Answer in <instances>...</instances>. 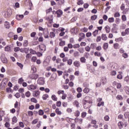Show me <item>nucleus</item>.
I'll use <instances>...</instances> for the list:
<instances>
[{
    "label": "nucleus",
    "mask_w": 129,
    "mask_h": 129,
    "mask_svg": "<svg viewBox=\"0 0 129 129\" xmlns=\"http://www.w3.org/2000/svg\"><path fill=\"white\" fill-rule=\"evenodd\" d=\"M1 59L3 63H8V60L6 57V54H5V53H3L1 55Z\"/></svg>",
    "instance_id": "nucleus-1"
},
{
    "label": "nucleus",
    "mask_w": 129,
    "mask_h": 129,
    "mask_svg": "<svg viewBox=\"0 0 129 129\" xmlns=\"http://www.w3.org/2000/svg\"><path fill=\"white\" fill-rule=\"evenodd\" d=\"M12 14V11H4L3 12V16L5 17V18H9V17H10V16H11Z\"/></svg>",
    "instance_id": "nucleus-2"
},
{
    "label": "nucleus",
    "mask_w": 129,
    "mask_h": 129,
    "mask_svg": "<svg viewBox=\"0 0 129 129\" xmlns=\"http://www.w3.org/2000/svg\"><path fill=\"white\" fill-rule=\"evenodd\" d=\"M117 25L116 23H113V28H112L111 31L112 32H114L115 33H117Z\"/></svg>",
    "instance_id": "nucleus-3"
},
{
    "label": "nucleus",
    "mask_w": 129,
    "mask_h": 129,
    "mask_svg": "<svg viewBox=\"0 0 129 129\" xmlns=\"http://www.w3.org/2000/svg\"><path fill=\"white\" fill-rule=\"evenodd\" d=\"M85 103H92L93 100H92V98L91 97H89V96H86L85 97Z\"/></svg>",
    "instance_id": "nucleus-4"
},
{
    "label": "nucleus",
    "mask_w": 129,
    "mask_h": 129,
    "mask_svg": "<svg viewBox=\"0 0 129 129\" xmlns=\"http://www.w3.org/2000/svg\"><path fill=\"white\" fill-rule=\"evenodd\" d=\"M55 14L57 15L58 18H60L63 14V11L60 9H59L58 10H57V11H55Z\"/></svg>",
    "instance_id": "nucleus-5"
},
{
    "label": "nucleus",
    "mask_w": 129,
    "mask_h": 129,
    "mask_svg": "<svg viewBox=\"0 0 129 129\" xmlns=\"http://www.w3.org/2000/svg\"><path fill=\"white\" fill-rule=\"evenodd\" d=\"M37 82L39 84V85H44L45 82L44 78H39V79H38L37 80Z\"/></svg>",
    "instance_id": "nucleus-6"
},
{
    "label": "nucleus",
    "mask_w": 129,
    "mask_h": 129,
    "mask_svg": "<svg viewBox=\"0 0 129 129\" xmlns=\"http://www.w3.org/2000/svg\"><path fill=\"white\" fill-rule=\"evenodd\" d=\"M38 77L39 75H38L37 74H34L33 75H31L30 78H31V79L36 80L37 79V78H38Z\"/></svg>",
    "instance_id": "nucleus-7"
},
{
    "label": "nucleus",
    "mask_w": 129,
    "mask_h": 129,
    "mask_svg": "<svg viewBox=\"0 0 129 129\" xmlns=\"http://www.w3.org/2000/svg\"><path fill=\"white\" fill-rule=\"evenodd\" d=\"M85 102L86 101H85V97L83 100L84 108L85 109H88V108L91 107V106H89V105H87L88 102H86V103Z\"/></svg>",
    "instance_id": "nucleus-8"
},
{
    "label": "nucleus",
    "mask_w": 129,
    "mask_h": 129,
    "mask_svg": "<svg viewBox=\"0 0 129 129\" xmlns=\"http://www.w3.org/2000/svg\"><path fill=\"white\" fill-rule=\"evenodd\" d=\"M37 88V86H35L34 85H30V86H28V89H31L32 90H35Z\"/></svg>",
    "instance_id": "nucleus-9"
},
{
    "label": "nucleus",
    "mask_w": 129,
    "mask_h": 129,
    "mask_svg": "<svg viewBox=\"0 0 129 129\" xmlns=\"http://www.w3.org/2000/svg\"><path fill=\"white\" fill-rule=\"evenodd\" d=\"M24 17V15H17L16 17L17 20H21Z\"/></svg>",
    "instance_id": "nucleus-10"
},
{
    "label": "nucleus",
    "mask_w": 129,
    "mask_h": 129,
    "mask_svg": "<svg viewBox=\"0 0 129 129\" xmlns=\"http://www.w3.org/2000/svg\"><path fill=\"white\" fill-rule=\"evenodd\" d=\"M5 28H7V29H9L10 28V22L8 21H5Z\"/></svg>",
    "instance_id": "nucleus-11"
},
{
    "label": "nucleus",
    "mask_w": 129,
    "mask_h": 129,
    "mask_svg": "<svg viewBox=\"0 0 129 129\" xmlns=\"http://www.w3.org/2000/svg\"><path fill=\"white\" fill-rule=\"evenodd\" d=\"M74 64L75 67H77V68H79V67L81 66V63L80 61H74Z\"/></svg>",
    "instance_id": "nucleus-12"
},
{
    "label": "nucleus",
    "mask_w": 129,
    "mask_h": 129,
    "mask_svg": "<svg viewBox=\"0 0 129 129\" xmlns=\"http://www.w3.org/2000/svg\"><path fill=\"white\" fill-rule=\"evenodd\" d=\"M44 37L45 38H49V31L48 30L44 31Z\"/></svg>",
    "instance_id": "nucleus-13"
},
{
    "label": "nucleus",
    "mask_w": 129,
    "mask_h": 129,
    "mask_svg": "<svg viewBox=\"0 0 129 129\" xmlns=\"http://www.w3.org/2000/svg\"><path fill=\"white\" fill-rule=\"evenodd\" d=\"M118 125L119 126V128H120V129H121V128H123V122H122V121H119L118 123Z\"/></svg>",
    "instance_id": "nucleus-14"
},
{
    "label": "nucleus",
    "mask_w": 129,
    "mask_h": 129,
    "mask_svg": "<svg viewBox=\"0 0 129 129\" xmlns=\"http://www.w3.org/2000/svg\"><path fill=\"white\" fill-rule=\"evenodd\" d=\"M49 96L48 95H47V93H45V95H43L42 96V99H43V100H46L47 98H48Z\"/></svg>",
    "instance_id": "nucleus-15"
},
{
    "label": "nucleus",
    "mask_w": 129,
    "mask_h": 129,
    "mask_svg": "<svg viewBox=\"0 0 129 129\" xmlns=\"http://www.w3.org/2000/svg\"><path fill=\"white\" fill-rule=\"evenodd\" d=\"M79 35L81 36L82 40H83V39H85V33H84L83 32H80V33H79Z\"/></svg>",
    "instance_id": "nucleus-16"
},
{
    "label": "nucleus",
    "mask_w": 129,
    "mask_h": 129,
    "mask_svg": "<svg viewBox=\"0 0 129 129\" xmlns=\"http://www.w3.org/2000/svg\"><path fill=\"white\" fill-rule=\"evenodd\" d=\"M55 36V33L54 32H52L49 33L50 38H54Z\"/></svg>",
    "instance_id": "nucleus-17"
},
{
    "label": "nucleus",
    "mask_w": 129,
    "mask_h": 129,
    "mask_svg": "<svg viewBox=\"0 0 129 129\" xmlns=\"http://www.w3.org/2000/svg\"><path fill=\"white\" fill-rule=\"evenodd\" d=\"M38 114L40 115H43L44 114V110H42V109H40L38 111Z\"/></svg>",
    "instance_id": "nucleus-18"
},
{
    "label": "nucleus",
    "mask_w": 129,
    "mask_h": 129,
    "mask_svg": "<svg viewBox=\"0 0 129 129\" xmlns=\"http://www.w3.org/2000/svg\"><path fill=\"white\" fill-rule=\"evenodd\" d=\"M55 112L57 114H61L62 113L61 111H60L59 110V108H56V109H55Z\"/></svg>",
    "instance_id": "nucleus-19"
},
{
    "label": "nucleus",
    "mask_w": 129,
    "mask_h": 129,
    "mask_svg": "<svg viewBox=\"0 0 129 129\" xmlns=\"http://www.w3.org/2000/svg\"><path fill=\"white\" fill-rule=\"evenodd\" d=\"M51 98L52 99V100H54V101H57V97H56L55 95H52L51 96Z\"/></svg>",
    "instance_id": "nucleus-20"
},
{
    "label": "nucleus",
    "mask_w": 129,
    "mask_h": 129,
    "mask_svg": "<svg viewBox=\"0 0 129 129\" xmlns=\"http://www.w3.org/2000/svg\"><path fill=\"white\" fill-rule=\"evenodd\" d=\"M108 26L105 27V29L107 32V33H109V32H110V27H108Z\"/></svg>",
    "instance_id": "nucleus-21"
},
{
    "label": "nucleus",
    "mask_w": 129,
    "mask_h": 129,
    "mask_svg": "<svg viewBox=\"0 0 129 129\" xmlns=\"http://www.w3.org/2000/svg\"><path fill=\"white\" fill-rule=\"evenodd\" d=\"M28 43H29V42H28V40H24V41L23 42L24 47H27Z\"/></svg>",
    "instance_id": "nucleus-22"
},
{
    "label": "nucleus",
    "mask_w": 129,
    "mask_h": 129,
    "mask_svg": "<svg viewBox=\"0 0 129 129\" xmlns=\"http://www.w3.org/2000/svg\"><path fill=\"white\" fill-rule=\"evenodd\" d=\"M30 54H35L36 53V51H35V50H33V49H30Z\"/></svg>",
    "instance_id": "nucleus-23"
},
{
    "label": "nucleus",
    "mask_w": 129,
    "mask_h": 129,
    "mask_svg": "<svg viewBox=\"0 0 129 129\" xmlns=\"http://www.w3.org/2000/svg\"><path fill=\"white\" fill-rule=\"evenodd\" d=\"M73 59H69L68 58V64L71 66L73 63Z\"/></svg>",
    "instance_id": "nucleus-24"
},
{
    "label": "nucleus",
    "mask_w": 129,
    "mask_h": 129,
    "mask_svg": "<svg viewBox=\"0 0 129 129\" xmlns=\"http://www.w3.org/2000/svg\"><path fill=\"white\" fill-rule=\"evenodd\" d=\"M94 55H97L98 57H101V52H99V51L98 50V51H96L95 52H94Z\"/></svg>",
    "instance_id": "nucleus-25"
},
{
    "label": "nucleus",
    "mask_w": 129,
    "mask_h": 129,
    "mask_svg": "<svg viewBox=\"0 0 129 129\" xmlns=\"http://www.w3.org/2000/svg\"><path fill=\"white\" fill-rule=\"evenodd\" d=\"M80 60L81 62H83V63H85L86 62V59H85V57H82L80 58Z\"/></svg>",
    "instance_id": "nucleus-26"
},
{
    "label": "nucleus",
    "mask_w": 129,
    "mask_h": 129,
    "mask_svg": "<svg viewBox=\"0 0 129 129\" xmlns=\"http://www.w3.org/2000/svg\"><path fill=\"white\" fill-rule=\"evenodd\" d=\"M98 32H99L98 29H97L96 30H95V31H94L93 32V36L94 37H96V36H97V34H98Z\"/></svg>",
    "instance_id": "nucleus-27"
},
{
    "label": "nucleus",
    "mask_w": 129,
    "mask_h": 129,
    "mask_svg": "<svg viewBox=\"0 0 129 129\" xmlns=\"http://www.w3.org/2000/svg\"><path fill=\"white\" fill-rule=\"evenodd\" d=\"M80 114V111H79V110H77V111L75 113V115H76L77 117H79V115Z\"/></svg>",
    "instance_id": "nucleus-28"
},
{
    "label": "nucleus",
    "mask_w": 129,
    "mask_h": 129,
    "mask_svg": "<svg viewBox=\"0 0 129 129\" xmlns=\"http://www.w3.org/2000/svg\"><path fill=\"white\" fill-rule=\"evenodd\" d=\"M108 47V43H107V42H105V43H104L103 44V48L105 49H107Z\"/></svg>",
    "instance_id": "nucleus-29"
},
{
    "label": "nucleus",
    "mask_w": 129,
    "mask_h": 129,
    "mask_svg": "<svg viewBox=\"0 0 129 129\" xmlns=\"http://www.w3.org/2000/svg\"><path fill=\"white\" fill-rule=\"evenodd\" d=\"M39 93L40 92L38 90H37V91H35L34 93H33V96H35V97H37L39 94Z\"/></svg>",
    "instance_id": "nucleus-30"
},
{
    "label": "nucleus",
    "mask_w": 129,
    "mask_h": 129,
    "mask_svg": "<svg viewBox=\"0 0 129 129\" xmlns=\"http://www.w3.org/2000/svg\"><path fill=\"white\" fill-rule=\"evenodd\" d=\"M66 44V41H60V42L59 43V46H65Z\"/></svg>",
    "instance_id": "nucleus-31"
},
{
    "label": "nucleus",
    "mask_w": 129,
    "mask_h": 129,
    "mask_svg": "<svg viewBox=\"0 0 129 129\" xmlns=\"http://www.w3.org/2000/svg\"><path fill=\"white\" fill-rule=\"evenodd\" d=\"M108 21H109V22H114V18H113V17H112L111 18H109Z\"/></svg>",
    "instance_id": "nucleus-32"
},
{
    "label": "nucleus",
    "mask_w": 129,
    "mask_h": 129,
    "mask_svg": "<svg viewBox=\"0 0 129 129\" xmlns=\"http://www.w3.org/2000/svg\"><path fill=\"white\" fill-rule=\"evenodd\" d=\"M5 126H6L7 128H8V129L9 128V126H10V122H8L7 121V120H6V122L5 124Z\"/></svg>",
    "instance_id": "nucleus-33"
},
{
    "label": "nucleus",
    "mask_w": 129,
    "mask_h": 129,
    "mask_svg": "<svg viewBox=\"0 0 129 129\" xmlns=\"http://www.w3.org/2000/svg\"><path fill=\"white\" fill-rule=\"evenodd\" d=\"M125 91H126V93H127V94H129V87L125 86L124 87Z\"/></svg>",
    "instance_id": "nucleus-34"
},
{
    "label": "nucleus",
    "mask_w": 129,
    "mask_h": 129,
    "mask_svg": "<svg viewBox=\"0 0 129 129\" xmlns=\"http://www.w3.org/2000/svg\"><path fill=\"white\" fill-rule=\"evenodd\" d=\"M101 37H102V39L103 40H107V37H106V34H102Z\"/></svg>",
    "instance_id": "nucleus-35"
},
{
    "label": "nucleus",
    "mask_w": 129,
    "mask_h": 129,
    "mask_svg": "<svg viewBox=\"0 0 129 129\" xmlns=\"http://www.w3.org/2000/svg\"><path fill=\"white\" fill-rule=\"evenodd\" d=\"M74 57H79V51H75L74 53Z\"/></svg>",
    "instance_id": "nucleus-36"
},
{
    "label": "nucleus",
    "mask_w": 129,
    "mask_h": 129,
    "mask_svg": "<svg viewBox=\"0 0 129 129\" xmlns=\"http://www.w3.org/2000/svg\"><path fill=\"white\" fill-rule=\"evenodd\" d=\"M86 115H87V112H86L85 111H83V112H82V118H85V117H86Z\"/></svg>",
    "instance_id": "nucleus-37"
},
{
    "label": "nucleus",
    "mask_w": 129,
    "mask_h": 129,
    "mask_svg": "<svg viewBox=\"0 0 129 129\" xmlns=\"http://www.w3.org/2000/svg\"><path fill=\"white\" fill-rule=\"evenodd\" d=\"M97 18V16L96 15H94V16H91V20H96V19Z\"/></svg>",
    "instance_id": "nucleus-38"
},
{
    "label": "nucleus",
    "mask_w": 129,
    "mask_h": 129,
    "mask_svg": "<svg viewBox=\"0 0 129 129\" xmlns=\"http://www.w3.org/2000/svg\"><path fill=\"white\" fill-rule=\"evenodd\" d=\"M31 101H32V102H35V103H37V99H36V98H31Z\"/></svg>",
    "instance_id": "nucleus-39"
},
{
    "label": "nucleus",
    "mask_w": 129,
    "mask_h": 129,
    "mask_svg": "<svg viewBox=\"0 0 129 129\" xmlns=\"http://www.w3.org/2000/svg\"><path fill=\"white\" fill-rule=\"evenodd\" d=\"M98 107H101V106H104V101H101V102H98Z\"/></svg>",
    "instance_id": "nucleus-40"
},
{
    "label": "nucleus",
    "mask_w": 129,
    "mask_h": 129,
    "mask_svg": "<svg viewBox=\"0 0 129 129\" xmlns=\"http://www.w3.org/2000/svg\"><path fill=\"white\" fill-rule=\"evenodd\" d=\"M83 4H84L83 0H78L77 2V5H83Z\"/></svg>",
    "instance_id": "nucleus-41"
},
{
    "label": "nucleus",
    "mask_w": 129,
    "mask_h": 129,
    "mask_svg": "<svg viewBox=\"0 0 129 129\" xmlns=\"http://www.w3.org/2000/svg\"><path fill=\"white\" fill-rule=\"evenodd\" d=\"M12 121H13V122H17L18 119H17V117H16V116L13 117V118H12Z\"/></svg>",
    "instance_id": "nucleus-42"
},
{
    "label": "nucleus",
    "mask_w": 129,
    "mask_h": 129,
    "mask_svg": "<svg viewBox=\"0 0 129 129\" xmlns=\"http://www.w3.org/2000/svg\"><path fill=\"white\" fill-rule=\"evenodd\" d=\"M83 91L85 93H88V92H89L90 90L89 89V88H85V89H84Z\"/></svg>",
    "instance_id": "nucleus-43"
},
{
    "label": "nucleus",
    "mask_w": 129,
    "mask_h": 129,
    "mask_svg": "<svg viewBox=\"0 0 129 129\" xmlns=\"http://www.w3.org/2000/svg\"><path fill=\"white\" fill-rule=\"evenodd\" d=\"M117 78L118 79H122L123 78V76L121 74H119V75H117Z\"/></svg>",
    "instance_id": "nucleus-44"
},
{
    "label": "nucleus",
    "mask_w": 129,
    "mask_h": 129,
    "mask_svg": "<svg viewBox=\"0 0 129 129\" xmlns=\"http://www.w3.org/2000/svg\"><path fill=\"white\" fill-rule=\"evenodd\" d=\"M80 45L79 43H76V44H74L73 48H80Z\"/></svg>",
    "instance_id": "nucleus-45"
},
{
    "label": "nucleus",
    "mask_w": 129,
    "mask_h": 129,
    "mask_svg": "<svg viewBox=\"0 0 129 129\" xmlns=\"http://www.w3.org/2000/svg\"><path fill=\"white\" fill-rule=\"evenodd\" d=\"M17 64L20 67L21 69H23V63H21L20 62H17Z\"/></svg>",
    "instance_id": "nucleus-46"
},
{
    "label": "nucleus",
    "mask_w": 129,
    "mask_h": 129,
    "mask_svg": "<svg viewBox=\"0 0 129 129\" xmlns=\"http://www.w3.org/2000/svg\"><path fill=\"white\" fill-rule=\"evenodd\" d=\"M38 119H34V120H33V121L32 122V124H35L38 122Z\"/></svg>",
    "instance_id": "nucleus-47"
},
{
    "label": "nucleus",
    "mask_w": 129,
    "mask_h": 129,
    "mask_svg": "<svg viewBox=\"0 0 129 129\" xmlns=\"http://www.w3.org/2000/svg\"><path fill=\"white\" fill-rule=\"evenodd\" d=\"M6 51H11V48L10 46H7L5 48Z\"/></svg>",
    "instance_id": "nucleus-48"
},
{
    "label": "nucleus",
    "mask_w": 129,
    "mask_h": 129,
    "mask_svg": "<svg viewBox=\"0 0 129 129\" xmlns=\"http://www.w3.org/2000/svg\"><path fill=\"white\" fill-rule=\"evenodd\" d=\"M13 36H14L13 32H9V33H8V37L9 38H12Z\"/></svg>",
    "instance_id": "nucleus-49"
},
{
    "label": "nucleus",
    "mask_w": 129,
    "mask_h": 129,
    "mask_svg": "<svg viewBox=\"0 0 129 129\" xmlns=\"http://www.w3.org/2000/svg\"><path fill=\"white\" fill-rule=\"evenodd\" d=\"M1 86H2L3 88H5V87L6 86V83L5 82H4V80H3L2 82Z\"/></svg>",
    "instance_id": "nucleus-50"
},
{
    "label": "nucleus",
    "mask_w": 129,
    "mask_h": 129,
    "mask_svg": "<svg viewBox=\"0 0 129 129\" xmlns=\"http://www.w3.org/2000/svg\"><path fill=\"white\" fill-rule=\"evenodd\" d=\"M20 48L18 46V47H15V48H14V51H15V52H18V51H20Z\"/></svg>",
    "instance_id": "nucleus-51"
},
{
    "label": "nucleus",
    "mask_w": 129,
    "mask_h": 129,
    "mask_svg": "<svg viewBox=\"0 0 129 129\" xmlns=\"http://www.w3.org/2000/svg\"><path fill=\"white\" fill-rule=\"evenodd\" d=\"M124 81L129 83V76H126V77H125Z\"/></svg>",
    "instance_id": "nucleus-52"
},
{
    "label": "nucleus",
    "mask_w": 129,
    "mask_h": 129,
    "mask_svg": "<svg viewBox=\"0 0 129 129\" xmlns=\"http://www.w3.org/2000/svg\"><path fill=\"white\" fill-rule=\"evenodd\" d=\"M91 48L92 49H95V48H96V43H91Z\"/></svg>",
    "instance_id": "nucleus-53"
},
{
    "label": "nucleus",
    "mask_w": 129,
    "mask_h": 129,
    "mask_svg": "<svg viewBox=\"0 0 129 129\" xmlns=\"http://www.w3.org/2000/svg\"><path fill=\"white\" fill-rule=\"evenodd\" d=\"M107 81L106 78H102V82L103 84V85H105V83Z\"/></svg>",
    "instance_id": "nucleus-54"
},
{
    "label": "nucleus",
    "mask_w": 129,
    "mask_h": 129,
    "mask_svg": "<svg viewBox=\"0 0 129 129\" xmlns=\"http://www.w3.org/2000/svg\"><path fill=\"white\" fill-rule=\"evenodd\" d=\"M116 99H117L118 100H122L123 98L122 96L118 95L116 97Z\"/></svg>",
    "instance_id": "nucleus-55"
},
{
    "label": "nucleus",
    "mask_w": 129,
    "mask_h": 129,
    "mask_svg": "<svg viewBox=\"0 0 129 129\" xmlns=\"http://www.w3.org/2000/svg\"><path fill=\"white\" fill-rule=\"evenodd\" d=\"M122 19L123 20V21H126V17L125 16V15H123L122 16Z\"/></svg>",
    "instance_id": "nucleus-56"
},
{
    "label": "nucleus",
    "mask_w": 129,
    "mask_h": 129,
    "mask_svg": "<svg viewBox=\"0 0 129 129\" xmlns=\"http://www.w3.org/2000/svg\"><path fill=\"white\" fill-rule=\"evenodd\" d=\"M15 97H16V98H20V97H21V93H20V92H17L15 94Z\"/></svg>",
    "instance_id": "nucleus-57"
},
{
    "label": "nucleus",
    "mask_w": 129,
    "mask_h": 129,
    "mask_svg": "<svg viewBox=\"0 0 129 129\" xmlns=\"http://www.w3.org/2000/svg\"><path fill=\"white\" fill-rule=\"evenodd\" d=\"M24 81V79H23V78H20V79H19L18 80V82L20 84V85L22 84V82H23Z\"/></svg>",
    "instance_id": "nucleus-58"
},
{
    "label": "nucleus",
    "mask_w": 129,
    "mask_h": 129,
    "mask_svg": "<svg viewBox=\"0 0 129 129\" xmlns=\"http://www.w3.org/2000/svg\"><path fill=\"white\" fill-rule=\"evenodd\" d=\"M74 104H76V107H79V102L77 100H75Z\"/></svg>",
    "instance_id": "nucleus-59"
},
{
    "label": "nucleus",
    "mask_w": 129,
    "mask_h": 129,
    "mask_svg": "<svg viewBox=\"0 0 129 129\" xmlns=\"http://www.w3.org/2000/svg\"><path fill=\"white\" fill-rule=\"evenodd\" d=\"M24 52L25 53H27V54L28 51L29 50V48H24Z\"/></svg>",
    "instance_id": "nucleus-60"
},
{
    "label": "nucleus",
    "mask_w": 129,
    "mask_h": 129,
    "mask_svg": "<svg viewBox=\"0 0 129 129\" xmlns=\"http://www.w3.org/2000/svg\"><path fill=\"white\" fill-rule=\"evenodd\" d=\"M22 30H23V29H22V28L19 27V28H18V29H17V32H18V33H20L21 32H22Z\"/></svg>",
    "instance_id": "nucleus-61"
},
{
    "label": "nucleus",
    "mask_w": 129,
    "mask_h": 129,
    "mask_svg": "<svg viewBox=\"0 0 129 129\" xmlns=\"http://www.w3.org/2000/svg\"><path fill=\"white\" fill-rule=\"evenodd\" d=\"M88 7H89V4H84V8H85V9H87Z\"/></svg>",
    "instance_id": "nucleus-62"
},
{
    "label": "nucleus",
    "mask_w": 129,
    "mask_h": 129,
    "mask_svg": "<svg viewBox=\"0 0 129 129\" xmlns=\"http://www.w3.org/2000/svg\"><path fill=\"white\" fill-rule=\"evenodd\" d=\"M56 105L57 107H60L61 106V101H57Z\"/></svg>",
    "instance_id": "nucleus-63"
},
{
    "label": "nucleus",
    "mask_w": 129,
    "mask_h": 129,
    "mask_svg": "<svg viewBox=\"0 0 129 129\" xmlns=\"http://www.w3.org/2000/svg\"><path fill=\"white\" fill-rule=\"evenodd\" d=\"M85 49L86 51H88V52H89V51L91 50V48L89 46H87V47H85Z\"/></svg>",
    "instance_id": "nucleus-64"
}]
</instances>
